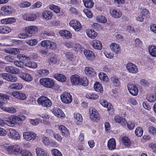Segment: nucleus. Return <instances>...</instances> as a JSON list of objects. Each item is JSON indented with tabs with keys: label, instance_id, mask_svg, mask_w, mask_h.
<instances>
[{
	"label": "nucleus",
	"instance_id": "obj_44",
	"mask_svg": "<svg viewBox=\"0 0 156 156\" xmlns=\"http://www.w3.org/2000/svg\"><path fill=\"white\" fill-rule=\"evenodd\" d=\"M37 73L41 76H47L49 73V71L46 69H41L37 70Z\"/></svg>",
	"mask_w": 156,
	"mask_h": 156
},
{
	"label": "nucleus",
	"instance_id": "obj_35",
	"mask_svg": "<svg viewBox=\"0 0 156 156\" xmlns=\"http://www.w3.org/2000/svg\"><path fill=\"white\" fill-rule=\"evenodd\" d=\"M85 72L87 75L94 76L95 74L94 69L90 67H86L85 69Z\"/></svg>",
	"mask_w": 156,
	"mask_h": 156
},
{
	"label": "nucleus",
	"instance_id": "obj_33",
	"mask_svg": "<svg viewBox=\"0 0 156 156\" xmlns=\"http://www.w3.org/2000/svg\"><path fill=\"white\" fill-rule=\"evenodd\" d=\"M23 87V85L20 83H17L12 84L9 86L10 89L15 90L21 89Z\"/></svg>",
	"mask_w": 156,
	"mask_h": 156
},
{
	"label": "nucleus",
	"instance_id": "obj_62",
	"mask_svg": "<svg viewBox=\"0 0 156 156\" xmlns=\"http://www.w3.org/2000/svg\"><path fill=\"white\" fill-rule=\"evenodd\" d=\"M149 147L151 148L153 152L156 153V144L151 143L149 144Z\"/></svg>",
	"mask_w": 156,
	"mask_h": 156
},
{
	"label": "nucleus",
	"instance_id": "obj_60",
	"mask_svg": "<svg viewBox=\"0 0 156 156\" xmlns=\"http://www.w3.org/2000/svg\"><path fill=\"white\" fill-rule=\"evenodd\" d=\"M147 99L149 102H152L156 100V97L155 95H151L149 97H148Z\"/></svg>",
	"mask_w": 156,
	"mask_h": 156
},
{
	"label": "nucleus",
	"instance_id": "obj_64",
	"mask_svg": "<svg viewBox=\"0 0 156 156\" xmlns=\"http://www.w3.org/2000/svg\"><path fill=\"white\" fill-rule=\"evenodd\" d=\"M150 28L151 31L156 34V24H153L151 25Z\"/></svg>",
	"mask_w": 156,
	"mask_h": 156
},
{
	"label": "nucleus",
	"instance_id": "obj_11",
	"mask_svg": "<svg viewBox=\"0 0 156 156\" xmlns=\"http://www.w3.org/2000/svg\"><path fill=\"white\" fill-rule=\"evenodd\" d=\"M70 26L76 31H80L81 29V25L80 22L76 20H71L69 23Z\"/></svg>",
	"mask_w": 156,
	"mask_h": 156
},
{
	"label": "nucleus",
	"instance_id": "obj_36",
	"mask_svg": "<svg viewBox=\"0 0 156 156\" xmlns=\"http://www.w3.org/2000/svg\"><path fill=\"white\" fill-rule=\"evenodd\" d=\"M11 29L9 27L5 26H0V33L2 34H8L11 31Z\"/></svg>",
	"mask_w": 156,
	"mask_h": 156
},
{
	"label": "nucleus",
	"instance_id": "obj_50",
	"mask_svg": "<svg viewBox=\"0 0 156 156\" xmlns=\"http://www.w3.org/2000/svg\"><path fill=\"white\" fill-rule=\"evenodd\" d=\"M60 128V127H59ZM63 135L67 136L69 134V131L66 127H60L59 128Z\"/></svg>",
	"mask_w": 156,
	"mask_h": 156
},
{
	"label": "nucleus",
	"instance_id": "obj_49",
	"mask_svg": "<svg viewBox=\"0 0 156 156\" xmlns=\"http://www.w3.org/2000/svg\"><path fill=\"white\" fill-rule=\"evenodd\" d=\"M51 153L53 156H62L61 152L56 149H52L51 150Z\"/></svg>",
	"mask_w": 156,
	"mask_h": 156
},
{
	"label": "nucleus",
	"instance_id": "obj_5",
	"mask_svg": "<svg viewBox=\"0 0 156 156\" xmlns=\"http://www.w3.org/2000/svg\"><path fill=\"white\" fill-rule=\"evenodd\" d=\"M38 104L44 107H49L52 105L51 100L44 96L41 97L37 100Z\"/></svg>",
	"mask_w": 156,
	"mask_h": 156
},
{
	"label": "nucleus",
	"instance_id": "obj_39",
	"mask_svg": "<svg viewBox=\"0 0 156 156\" xmlns=\"http://www.w3.org/2000/svg\"><path fill=\"white\" fill-rule=\"evenodd\" d=\"M6 52L10 54L16 55L19 53L20 50L17 48H12L6 50Z\"/></svg>",
	"mask_w": 156,
	"mask_h": 156
},
{
	"label": "nucleus",
	"instance_id": "obj_10",
	"mask_svg": "<svg viewBox=\"0 0 156 156\" xmlns=\"http://www.w3.org/2000/svg\"><path fill=\"white\" fill-rule=\"evenodd\" d=\"M126 68L130 73H136L138 72L137 66L135 64L131 62L128 63L126 64Z\"/></svg>",
	"mask_w": 156,
	"mask_h": 156
},
{
	"label": "nucleus",
	"instance_id": "obj_7",
	"mask_svg": "<svg viewBox=\"0 0 156 156\" xmlns=\"http://www.w3.org/2000/svg\"><path fill=\"white\" fill-rule=\"evenodd\" d=\"M41 84L46 87L51 88L54 84V81L49 78H44L40 80Z\"/></svg>",
	"mask_w": 156,
	"mask_h": 156
},
{
	"label": "nucleus",
	"instance_id": "obj_26",
	"mask_svg": "<svg viewBox=\"0 0 156 156\" xmlns=\"http://www.w3.org/2000/svg\"><path fill=\"white\" fill-rule=\"evenodd\" d=\"M74 117L76 120V122L77 125H80L83 122V119L80 114L78 113H75L74 114Z\"/></svg>",
	"mask_w": 156,
	"mask_h": 156
},
{
	"label": "nucleus",
	"instance_id": "obj_57",
	"mask_svg": "<svg viewBox=\"0 0 156 156\" xmlns=\"http://www.w3.org/2000/svg\"><path fill=\"white\" fill-rule=\"evenodd\" d=\"M26 42L30 46L34 45L36 44L37 43V40L35 39L28 41Z\"/></svg>",
	"mask_w": 156,
	"mask_h": 156
},
{
	"label": "nucleus",
	"instance_id": "obj_3",
	"mask_svg": "<svg viewBox=\"0 0 156 156\" xmlns=\"http://www.w3.org/2000/svg\"><path fill=\"white\" fill-rule=\"evenodd\" d=\"M38 30L37 28L34 26H30L26 27L25 29V33H20L18 35L19 38L22 39H26L30 37L33 35V34L37 32Z\"/></svg>",
	"mask_w": 156,
	"mask_h": 156
},
{
	"label": "nucleus",
	"instance_id": "obj_9",
	"mask_svg": "<svg viewBox=\"0 0 156 156\" xmlns=\"http://www.w3.org/2000/svg\"><path fill=\"white\" fill-rule=\"evenodd\" d=\"M61 98L62 102L66 104L70 103L72 100V96L69 93L66 92L61 95Z\"/></svg>",
	"mask_w": 156,
	"mask_h": 156
},
{
	"label": "nucleus",
	"instance_id": "obj_42",
	"mask_svg": "<svg viewBox=\"0 0 156 156\" xmlns=\"http://www.w3.org/2000/svg\"><path fill=\"white\" fill-rule=\"evenodd\" d=\"M94 88L95 91L101 92L103 91V89L101 83L99 82H96L94 85Z\"/></svg>",
	"mask_w": 156,
	"mask_h": 156
},
{
	"label": "nucleus",
	"instance_id": "obj_47",
	"mask_svg": "<svg viewBox=\"0 0 156 156\" xmlns=\"http://www.w3.org/2000/svg\"><path fill=\"white\" fill-rule=\"evenodd\" d=\"M99 77L100 79L104 81L107 82L108 81V76L106 74L101 73L99 74Z\"/></svg>",
	"mask_w": 156,
	"mask_h": 156
},
{
	"label": "nucleus",
	"instance_id": "obj_20",
	"mask_svg": "<svg viewBox=\"0 0 156 156\" xmlns=\"http://www.w3.org/2000/svg\"><path fill=\"white\" fill-rule=\"evenodd\" d=\"M23 18L25 20L29 21H33L36 20L37 16L34 13L27 14L23 16Z\"/></svg>",
	"mask_w": 156,
	"mask_h": 156
},
{
	"label": "nucleus",
	"instance_id": "obj_4",
	"mask_svg": "<svg viewBox=\"0 0 156 156\" xmlns=\"http://www.w3.org/2000/svg\"><path fill=\"white\" fill-rule=\"evenodd\" d=\"M71 80L72 84L74 85H81L86 86L88 84V81L87 78H80L78 75H72L71 77Z\"/></svg>",
	"mask_w": 156,
	"mask_h": 156
},
{
	"label": "nucleus",
	"instance_id": "obj_34",
	"mask_svg": "<svg viewBox=\"0 0 156 156\" xmlns=\"http://www.w3.org/2000/svg\"><path fill=\"white\" fill-rule=\"evenodd\" d=\"M88 36L91 39L95 38L97 35V34L94 30L90 29L86 32Z\"/></svg>",
	"mask_w": 156,
	"mask_h": 156
},
{
	"label": "nucleus",
	"instance_id": "obj_1",
	"mask_svg": "<svg viewBox=\"0 0 156 156\" xmlns=\"http://www.w3.org/2000/svg\"><path fill=\"white\" fill-rule=\"evenodd\" d=\"M26 119V117L24 115L19 116L18 117L12 115L9 118L8 120L3 121L0 118V126H3L5 124L7 126L13 127L15 124L21 125L22 122Z\"/></svg>",
	"mask_w": 156,
	"mask_h": 156
},
{
	"label": "nucleus",
	"instance_id": "obj_23",
	"mask_svg": "<svg viewBox=\"0 0 156 156\" xmlns=\"http://www.w3.org/2000/svg\"><path fill=\"white\" fill-rule=\"evenodd\" d=\"M93 48L96 49L101 50L102 48V45L101 42L97 40H94L92 43Z\"/></svg>",
	"mask_w": 156,
	"mask_h": 156
},
{
	"label": "nucleus",
	"instance_id": "obj_29",
	"mask_svg": "<svg viewBox=\"0 0 156 156\" xmlns=\"http://www.w3.org/2000/svg\"><path fill=\"white\" fill-rule=\"evenodd\" d=\"M20 78L23 80L27 82H30L32 80V76L30 74L23 73L20 76Z\"/></svg>",
	"mask_w": 156,
	"mask_h": 156
},
{
	"label": "nucleus",
	"instance_id": "obj_48",
	"mask_svg": "<svg viewBox=\"0 0 156 156\" xmlns=\"http://www.w3.org/2000/svg\"><path fill=\"white\" fill-rule=\"evenodd\" d=\"M135 133L138 136H141L143 133V130L141 127H136L135 130Z\"/></svg>",
	"mask_w": 156,
	"mask_h": 156
},
{
	"label": "nucleus",
	"instance_id": "obj_43",
	"mask_svg": "<svg viewBox=\"0 0 156 156\" xmlns=\"http://www.w3.org/2000/svg\"><path fill=\"white\" fill-rule=\"evenodd\" d=\"M23 65L32 68H35L37 67V65L35 62H25L23 64Z\"/></svg>",
	"mask_w": 156,
	"mask_h": 156
},
{
	"label": "nucleus",
	"instance_id": "obj_32",
	"mask_svg": "<svg viewBox=\"0 0 156 156\" xmlns=\"http://www.w3.org/2000/svg\"><path fill=\"white\" fill-rule=\"evenodd\" d=\"M1 9L5 12L6 15H8L11 13L12 11V9L8 5L4 6L1 7Z\"/></svg>",
	"mask_w": 156,
	"mask_h": 156
},
{
	"label": "nucleus",
	"instance_id": "obj_6",
	"mask_svg": "<svg viewBox=\"0 0 156 156\" xmlns=\"http://www.w3.org/2000/svg\"><path fill=\"white\" fill-rule=\"evenodd\" d=\"M41 45L42 47L47 48L53 49L56 47L55 43L49 40L42 41L41 43Z\"/></svg>",
	"mask_w": 156,
	"mask_h": 156
},
{
	"label": "nucleus",
	"instance_id": "obj_56",
	"mask_svg": "<svg viewBox=\"0 0 156 156\" xmlns=\"http://www.w3.org/2000/svg\"><path fill=\"white\" fill-rule=\"evenodd\" d=\"M19 57L20 61L22 62V63L23 64L25 63L24 62L26 60H27L29 59V58L26 57L23 55H20Z\"/></svg>",
	"mask_w": 156,
	"mask_h": 156
},
{
	"label": "nucleus",
	"instance_id": "obj_41",
	"mask_svg": "<svg viewBox=\"0 0 156 156\" xmlns=\"http://www.w3.org/2000/svg\"><path fill=\"white\" fill-rule=\"evenodd\" d=\"M111 81L115 87L119 86L120 84L119 79L116 76H113L111 78Z\"/></svg>",
	"mask_w": 156,
	"mask_h": 156
},
{
	"label": "nucleus",
	"instance_id": "obj_24",
	"mask_svg": "<svg viewBox=\"0 0 156 156\" xmlns=\"http://www.w3.org/2000/svg\"><path fill=\"white\" fill-rule=\"evenodd\" d=\"M110 47L112 51L115 53L118 54L120 52V49L118 44L115 43H112Z\"/></svg>",
	"mask_w": 156,
	"mask_h": 156
},
{
	"label": "nucleus",
	"instance_id": "obj_18",
	"mask_svg": "<svg viewBox=\"0 0 156 156\" xmlns=\"http://www.w3.org/2000/svg\"><path fill=\"white\" fill-rule=\"evenodd\" d=\"M5 69L7 72L13 74H18L19 72L18 69L10 66L6 67Z\"/></svg>",
	"mask_w": 156,
	"mask_h": 156
},
{
	"label": "nucleus",
	"instance_id": "obj_30",
	"mask_svg": "<svg viewBox=\"0 0 156 156\" xmlns=\"http://www.w3.org/2000/svg\"><path fill=\"white\" fill-rule=\"evenodd\" d=\"M36 152L37 156H47V152L44 150L40 148L36 149Z\"/></svg>",
	"mask_w": 156,
	"mask_h": 156
},
{
	"label": "nucleus",
	"instance_id": "obj_14",
	"mask_svg": "<svg viewBox=\"0 0 156 156\" xmlns=\"http://www.w3.org/2000/svg\"><path fill=\"white\" fill-rule=\"evenodd\" d=\"M128 89L129 93L132 95L135 96L138 93L137 87L134 85L129 84L127 86Z\"/></svg>",
	"mask_w": 156,
	"mask_h": 156
},
{
	"label": "nucleus",
	"instance_id": "obj_59",
	"mask_svg": "<svg viewBox=\"0 0 156 156\" xmlns=\"http://www.w3.org/2000/svg\"><path fill=\"white\" fill-rule=\"evenodd\" d=\"M1 76L4 79L8 81L9 78V76H10V74L6 73H4L1 74Z\"/></svg>",
	"mask_w": 156,
	"mask_h": 156
},
{
	"label": "nucleus",
	"instance_id": "obj_2",
	"mask_svg": "<svg viewBox=\"0 0 156 156\" xmlns=\"http://www.w3.org/2000/svg\"><path fill=\"white\" fill-rule=\"evenodd\" d=\"M0 146L6 150L7 153L10 155H17L20 154L22 149L17 144L9 146L6 143H0Z\"/></svg>",
	"mask_w": 156,
	"mask_h": 156
},
{
	"label": "nucleus",
	"instance_id": "obj_54",
	"mask_svg": "<svg viewBox=\"0 0 156 156\" xmlns=\"http://www.w3.org/2000/svg\"><path fill=\"white\" fill-rule=\"evenodd\" d=\"M30 123L34 126H36L39 124L40 121L38 119H29Z\"/></svg>",
	"mask_w": 156,
	"mask_h": 156
},
{
	"label": "nucleus",
	"instance_id": "obj_52",
	"mask_svg": "<svg viewBox=\"0 0 156 156\" xmlns=\"http://www.w3.org/2000/svg\"><path fill=\"white\" fill-rule=\"evenodd\" d=\"M21 152V156H32V154L28 150L23 149Z\"/></svg>",
	"mask_w": 156,
	"mask_h": 156
},
{
	"label": "nucleus",
	"instance_id": "obj_63",
	"mask_svg": "<svg viewBox=\"0 0 156 156\" xmlns=\"http://www.w3.org/2000/svg\"><path fill=\"white\" fill-rule=\"evenodd\" d=\"M14 64L16 66L20 68H22L23 67V64L22 62L18 61H15L14 62Z\"/></svg>",
	"mask_w": 156,
	"mask_h": 156
},
{
	"label": "nucleus",
	"instance_id": "obj_61",
	"mask_svg": "<svg viewBox=\"0 0 156 156\" xmlns=\"http://www.w3.org/2000/svg\"><path fill=\"white\" fill-rule=\"evenodd\" d=\"M9 78V81L14 82L16 81L17 80V78L14 75L10 74V76Z\"/></svg>",
	"mask_w": 156,
	"mask_h": 156
},
{
	"label": "nucleus",
	"instance_id": "obj_58",
	"mask_svg": "<svg viewBox=\"0 0 156 156\" xmlns=\"http://www.w3.org/2000/svg\"><path fill=\"white\" fill-rule=\"evenodd\" d=\"M83 12L87 17L89 18H91L92 16V12L88 9H84L83 10Z\"/></svg>",
	"mask_w": 156,
	"mask_h": 156
},
{
	"label": "nucleus",
	"instance_id": "obj_22",
	"mask_svg": "<svg viewBox=\"0 0 156 156\" xmlns=\"http://www.w3.org/2000/svg\"><path fill=\"white\" fill-rule=\"evenodd\" d=\"M52 12L50 11L45 10L42 13V16L43 18L46 20H49L52 17Z\"/></svg>",
	"mask_w": 156,
	"mask_h": 156
},
{
	"label": "nucleus",
	"instance_id": "obj_45",
	"mask_svg": "<svg viewBox=\"0 0 156 156\" xmlns=\"http://www.w3.org/2000/svg\"><path fill=\"white\" fill-rule=\"evenodd\" d=\"M49 9L56 13H59L60 11V8L57 5H55L53 4H52L49 5Z\"/></svg>",
	"mask_w": 156,
	"mask_h": 156
},
{
	"label": "nucleus",
	"instance_id": "obj_8",
	"mask_svg": "<svg viewBox=\"0 0 156 156\" xmlns=\"http://www.w3.org/2000/svg\"><path fill=\"white\" fill-rule=\"evenodd\" d=\"M7 132L8 135L12 139L18 140L20 138V136L18 132L12 129H9Z\"/></svg>",
	"mask_w": 156,
	"mask_h": 156
},
{
	"label": "nucleus",
	"instance_id": "obj_12",
	"mask_svg": "<svg viewBox=\"0 0 156 156\" xmlns=\"http://www.w3.org/2000/svg\"><path fill=\"white\" fill-rule=\"evenodd\" d=\"M23 136L26 140H34L36 137L35 133L32 132H27L23 133Z\"/></svg>",
	"mask_w": 156,
	"mask_h": 156
},
{
	"label": "nucleus",
	"instance_id": "obj_16",
	"mask_svg": "<svg viewBox=\"0 0 156 156\" xmlns=\"http://www.w3.org/2000/svg\"><path fill=\"white\" fill-rule=\"evenodd\" d=\"M12 94L14 97L21 100H24L26 98V95L24 93L14 91L12 93Z\"/></svg>",
	"mask_w": 156,
	"mask_h": 156
},
{
	"label": "nucleus",
	"instance_id": "obj_40",
	"mask_svg": "<svg viewBox=\"0 0 156 156\" xmlns=\"http://www.w3.org/2000/svg\"><path fill=\"white\" fill-rule=\"evenodd\" d=\"M122 141L125 146L126 147H129L130 145V140L127 137H123L122 138Z\"/></svg>",
	"mask_w": 156,
	"mask_h": 156
},
{
	"label": "nucleus",
	"instance_id": "obj_28",
	"mask_svg": "<svg viewBox=\"0 0 156 156\" xmlns=\"http://www.w3.org/2000/svg\"><path fill=\"white\" fill-rule=\"evenodd\" d=\"M115 120L118 123H121L122 126H125L126 125V122L125 119L118 115H116L115 117Z\"/></svg>",
	"mask_w": 156,
	"mask_h": 156
},
{
	"label": "nucleus",
	"instance_id": "obj_21",
	"mask_svg": "<svg viewBox=\"0 0 156 156\" xmlns=\"http://www.w3.org/2000/svg\"><path fill=\"white\" fill-rule=\"evenodd\" d=\"M60 35L64 37L67 39L71 38L72 37V34L69 31L66 30H61L59 32Z\"/></svg>",
	"mask_w": 156,
	"mask_h": 156
},
{
	"label": "nucleus",
	"instance_id": "obj_46",
	"mask_svg": "<svg viewBox=\"0 0 156 156\" xmlns=\"http://www.w3.org/2000/svg\"><path fill=\"white\" fill-rule=\"evenodd\" d=\"M96 20L98 22L102 23H105L107 22L106 18L104 16L101 15L97 17Z\"/></svg>",
	"mask_w": 156,
	"mask_h": 156
},
{
	"label": "nucleus",
	"instance_id": "obj_31",
	"mask_svg": "<svg viewBox=\"0 0 156 156\" xmlns=\"http://www.w3.org/2000/svg\"><path fill=\"white\" fill-rule=\"evenodd\" d=\"M16 20L15 18L13 17H12L2 19L1 20V22L2 24H11L13 22H14Z\"/></svg>",
	"mask_w": 156,
	"mask_h": 156
},
{
	"label": "nucleus",
	"instance_id": "obj_51",
	"mask_svg": "<svg viewBox=\"0 0 156 156\" xmlns=\"http://www.w3.org/2000/svg\"><path fill=\"white\" fill-rule=\"evenodd\" d=\"M141 15H142L144 17L146 18H149L150 17V13L148 10L146 9H143L141 12Z\"/></svg>",
	"mask_w": 156,
	"mask_h": 156
},
{
	"label": "nucleus",
	"instance_id": "obj_27",
	"mask_svg": "<svg viewBox=\"0 0 156 156\" xmlns=\"http://www.w3.org/2000/svg\"><path fill=\"white\" fill-rule=\"evenodd\" d=\"M54 77L58 81L64 82L66 81V77L61 74L56 73L54 75Z\"/></svg>",
	"mask_w": 156,
	"mask_h": 156
},
{
	"label": "nucleus",
	"instance_id": "obj_37",
	"mask_svg": "<svg viewBox=\"0 0 156 156\" xmlns=\"http://www.w3.org/2000/svg\"><path fill=\"white\" fill-rule=\"evenodd\" d=\"M84 6L87 8H92L93 5L94 3L92 0H83Z\"/></svg>",
	"mask_w": 156,
	"mask_h": 156
},
{
	"label": "nucleus",
	"instance_id": "obj_25",
	"mask_svg": "<svg viewBox=\"0 0 156 156\" xmlns=\"http://www.w3.org/2000/svg\"><path fill=\"white\" fill-rule=\"evenodd\" d=\"M110 13L112 16L115 18H120L122 15V12L119 10L115 9H112L110 11Z\"/></svg>",
	"mask_w": 156,
	"mask_h": 156
},
{
	"label": "nucleus",
	"instance_id": "obj_53",
	"mask_svg": "<svg viewBox=\"0 0 156 156\" xmlns=\"http://www.w3.org/2000/svg\"><path fill=\"white\" fill-rule=\"evenodd\" d=\"M3 110L9 113H14L16 112V109L13 107L4 108Z\"/></svg>",
	"mask_w": 156,
	"mask_h": 156
},
{
	"label": "nucleus",
	"instance_id": "obj_55",
	"mask_svg": "<svg viewBox=\"0 0 156 156\" xmlns=\"http://www.w3.org/2000/svg\"><path fill=\"white\" fill-rule=\"evenodd\" d=\"M9 98L8 95L0 93V100L2 101H5L9 100Z\"/></svg>",
	"mask_w": 156,
	"mask_h": 156
},
{
	"label": "nucleus",
	"instance_id": "obj_13",
	"mask_svg": "<svg viewBox=\"0 0 156 156\" xmlns=\"http://www.w3.org/2000/svg\"><path fill=\"white\" fill-rule=\"evenodd\" d=\"M89 112L90 114V118L92 120L97 121L99 119L98 114L95 108H91L90 109Z\"/></svg>",
	"mask_w": 156,
	"mask_h": 156
},
{
	"label": "nucleus",
	"instance_id": "obj_15",
	"mask_svg": "<svg viewBox=\"0 0 156 156\" xmlns=\"http://www.w3.org/2000/svg\"><path fill=\"white\" fill-rule=\"evenodd\" d=\"M53 113L58 118L64 117L65 114L62 110L58 108H54L53 109Z\"/></svg>",
	"mask_w": 156,
	"mask_h": 156
},
{
	"label": "nucleus",
	"instance_id": "obj_17",
	"mask_svg": "<svg viewBox=\"0 0 156 156\" xmlns=\"http://www.w3.org/2000/svg\"><path fill=\"white\" fill-rule=\"evenodd\" d=\"M116 146L115 140L114 138H111L108 141L107 147L109 150H114L115 149Z\"/></svg>",
	"mask_w": 156,
	"mask_h": 156
},
{
	"label": "nucleus",
	"instance_id": "obj_19",
	"mask_svg": "<svg viewBox=\"0 0 156 156\" xmlns=\"http://www.w3.org/2000/svg\"><path fill=\"white\" fill-rule=\"evenodd\" d=\"M84 53L86 58L90 60L94 59L95 55L94 52L89 50H86L84 51Z\"/></svg>",
	"mask_w": 156,
	"mask_h": 156
},
{
	"label": "nucleus",
	"instance_id": "obj_38",
	"mask_svg": "<svg viewBox=\"0 0 156 156\" xmlns=\"http://www.w3.org/2000/svg\"><path fill=\"white\" fill-rule=\"evenodd\" d=\"M148 50L150 54L153 57H156V47L154 46H149Z\"/></svg>",
	"mask_w": 156,
	"mask_h": 156
}]
</instances>
